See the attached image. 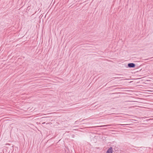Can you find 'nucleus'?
Listing matches in <instances>:
<instances>
[{
  "mask_svg": "<svg viewBox=\"0 0 153 153\" xmlns=\"http://www.w3.org/2000/svg\"><path fill=\"white\" fill-rule=\"evenodd\" d=\"M128 66L130 68H134L135 67V65L133 63H129L128 64Z\"/></svg>",
  "mask_w": 153,
  "mask_h": 153,
  "instance_id": "nucleus-2",
  "label": "nucleus"
},
{
  "mask_svg": "<svg viewBox=\"0 0 153 153\" xmlns=\"http://www.w3.org/2000/svg\"><path fill=\"white\" fill-rule=\"evenodd\" d=\"M45 122H44V123H42V124H45Z\"/></svg>",
  "mask_w": 153,
  "mask_h": 153,
  "instance_id": "nucleus-5",
  "label": "nucleus"
},
{
  "mask_svg": "<svg viewBox=\"0 0 153 153\" xmlns=\"http://www.w3.org/2000/svg\"><path fill=\"white\" fill-rule=\"evenodd\" d=\"M128 124H117V125H121V126H123V125H128Z\"/></svg>",
  "mask_w": 153,
  "mask_h": 153,
  "instance_id": "nucleus-4",
  "label": "nucleus"
},
{
  "mask_svg": "<svg viewBox=\"0 0 153 153\" xmlns=\"http://www.w3.org/2000/svg\"><path fill=\"white\" fill-rule=\"evenodd\" d=\"M153 58V57H152L151 58Z\"/></svg>",
  "mask_w": 153,
  "mask_h": 153,
  "instance_id": "nucleus-6",
  "label": "nucleus"
},
{
  "mask_svg": "<svg viewBox=\"0 0 153 153\" xmlns=\"http://www.w3.org/2000/svg\"><path fill=\"white\" fill-rule=\"evenodd\" d=\"M113 152V148L112 147H110L107 151L106 153H112Z\"/></svg>",
  "mask_w": 153,
  "mask_h": 153,
  "instance_id": "nucleus-3",
  "label": "nucleus"
},
{
  "mask_svg": "<svg viewBox=\"0 0 153 153\" xmlns=\"http://www.w3.org/2000/svg\"><path fill=\"white\" fill-rule=\"evenodd\" d=\"M115 125L114 124H111L110 125H102V126H96L95 127H108L109 126H113Z\"/></svg>",
  "mask_w": 153,
  "mask_h": 153,
  "instance_id": "nucleus-1",
  "label": "nucleus"
}]
</instances>
